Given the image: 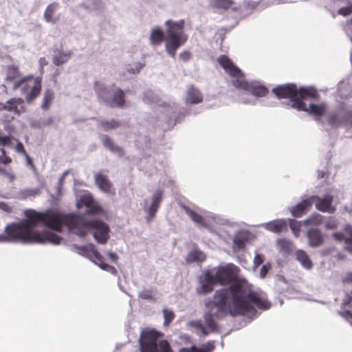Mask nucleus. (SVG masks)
I'll use <instances>...</instances> for the list:
<instances>
[{
	"mask_svg": "<svg viewBox=\"0 0 352 352\" xmlns=\"http://www.w3.org/2000/svg\"><path fill=\"white\" fill-rule=\"evenodd\" d=\"M236 268L234 265H227L219 267L213 274L210 270H205L199 277L200 287L197 289L198 294H207L214 290L217 285L226 286L232 285L236 280Z\"/></svg>",
	"mask_w": 352,
	"mask_h": 352,
	"instance_id": "nucleus-4",
	"label": "nucleus"
},
{
	"mask_svg": "<svg viewBox=\"0 0 352 352\" xmlns=\"http://www.w3.org/2000/svg\"><path fill=\"white\" fill-rule=\"evenodd\" d=\"M230 296L232 308L229 313L232 316L254 314V307L263 310L271 307V302L266 298L257 292L245 288L241 281L234 282L228 288L217 290L213 295V300L207 301L205 306L207 309H217L214 311L217 319L223 318L228 314L227 304Z\"/></svg>",
	"mask_w": 352,
	"mask_h": 352,
	"instance_id": "nucleus-1",
	"label": "nucleus"
},
{
	"mask_svg": "<svg viewBox=\"0 0 352 352\" xmlns=\"http://www.w3.org/2000/svg\"><path fill=\"white\" fill-rule=\"evenodd\" d=\"M26 157V159H27V161L28 162V164H31L32 163V160H31V158L30 157V156L28 155V153H26V154H24Z\"/></svg>",
	"mask_w": 352,
	"mask_h": 352,
	"instance_id": "nucleus-63",
	"label": "nucleus"
},
{
	"mask_svg": "<svg viewBox=\"0 0 352 352\" xmlns=\"http://www.w3.org/2000/svg\"><path fill=\"white\" fill-rule=\"evenodd\" d=\"M203 100L204 96L198 88L195 87L194 85L188 87L184 97L186 104H196L202 102Z\"/></svg>",
	"mask_w": 352,
	"mask_h": 352,
	"instance_id": "nucleus-12",
	"label": "nucleus"
},
{
	"mask_svg": "<svg viewBox=\"0 0 352 352\" xmlns=\"http://www.w3.org/2000/svg\"><path fill=\"white\" fill-rule=\"evenodd\" d=\"M214 318H217L214 316V312H213V309H208L204 316L206 327L212 332L215 331L217 329V324L214 320Z\"/></svg>",
	"mask_w": 352,
	"mask_h": 352,
	"instance_id": "nucleus-29",
	"label": "nucleus"
},
{
	"mask_svg": "<svg viewBox=\"0 0 352 352\" xmlns=\"http://www.w3.org/2000/svg\"><path fill=\"white\" fill-rule=\"evenodd\" d=\"M184 20L175 21L172 19L165 22V48L166 52L174 58L177 50L188 40L184 32Z\"/></svg>",
	"mask_w": 352,
	"mask_h": 352,
	"instance_id": "nucleus-5",
	"label": "nucleus"
},
{
	"mask_svg": "<svg viewBox=\"0 0 352 352\" xmlns=\"http://www.w3.org/2000/svg\"><path fill=\"white\" fill-rule=\"evenodd\" d=\"M0 208L6 212H12V208L10 206H9L8 204H6V203H0Z\"/></svg>",
	"mask_w": 352,
	"mask_h": 352,
	"instance_id": "nucleus-54",
	"label": "nucleus"
},
{
	"mask_svg": "<svg viewBox=\"0 0 352 352\" xmlns=\"http://www.w3.org/2000/svg\"><path fill=\"white\" fill-rule=\"evenodd\" d=\"M312 204L316 202V208L322 212L333 214L336 212V207L332 206L333 197L331 195H326L323 198L316 195L311 196Z\"/></svg>",
	"mask_w": 352,
	"mask_h": 352,
	"instance_id": "nucleus-11",
	"label": "nucleus"
},
{
	"mask_svg": "<svg viewBox=\"0 0 352 352\" xmlns=\"http://www.w3.org/2000/svg\"><path fill=\"white\" fill-rule=\"evenodd\" d=\"M163 314H164V325L165 327H168L170 325L171 322L174 320L175 316L173 311H172L171 310H169L168 309H164L163 310Z\"/></svg>",
	"mask_w": 352,
	"mask_h": 352,
	"instance_id": "nucleus-39",
	"label": "nucleus"
},
{
	"mask_svg": "<svg viewBox=\"0 0 352 352\" xmlns=\"http://www.w3.org/2000/svg\"><path fill=\"white\" fill-rule=\"evenodd\" d=\"M292 108L297 110H327V103L321 98L319 91L313 86L298 88L297 98Z\"/></svg>",
	"mask_w": 352,
	"mask_h": 352,
	"instance_id": "nucleus-6",
	"label": "nucleus"
},
{
	"mask_svg": "<svg viewBox=\"0 0 352 352\" xmlns=\"http://www.w3.org/2000/svg\"><path fill=\"white\" fill-rule=\"evenodd\" d=\"M289 227L296 237L299 236L301 229V224L295 219H289Z\"/></svg>",
	"mask_w": 352,
	"mask_h": 352,
	"instance_id": "nucleus-41",
	"label": "nucleus"
},
{
	"mask_svg": "<svg viewBox=\"0 0 352 352\" xmlns=\"http://www.w3.org/2000/svg\"><path fill=\"white\" fill-rule=\"evenodd\" d=\"M140 297L142 299H151L152 297L151 292L149 290H144L140 294Z\"/></svg>",
	"mask_w": 352,
	"mask_h": 352,
	"instance_id": "nucleus-50",
	"label": "nucleus"
},
{
	"mask_svg": "<svg viewBox=\"0 0 352 352\" xmlns=\"http://www.w3.org/2000/svg\"><path fill=\"white\" fill-rule=\"evenodd\" d=\"M19 88L21 89L22 93L25 96L27 102H30L41 93V80L33 76L25 77L14 84V89H16Z\"/></svg>",
	"mask_w": 352,
	"mask_h": 352,
	"instance_id": "nucleus-9",
	"label": "nucleus"
},
{
	"mask_svg": "<svg viewBox=\"0 0 352 352\" xmlns=\"http://www.w3.org/2000/svg\"><path fill=\"white\" fill-rule=\"evenodd\" d=\"M16 102V100H15V99H12L8 102V103L10 104H11V107H10L9 110H17V107L13 106Z\"/></svg>",
	"mask_w": 352,
	"mask_h": 352,
	"instance_id": "nucleus-58",
	"label": "nucleus"
},
{
	"mask_svg": "<svg viewBox=\"0 0 352 352\" xmlns=\"http://www.w3.org/2000/svg\"><path fill=\"white\" fill-rule=\"evenodd\" d=\"M100 124L104 131H109L118 128L120 123L115 120L102 121Z\"/></svg>",
	"mask_w": 352,
	"mask_h": 352,
	"instance_id": "nucleus-40",
	"label": "nucleus"
},
{
	"mask_svg": "<svg viewBox=\"0 0 352 352\" xmlns=\"http://www.w3.org/2000/svg\"><path fill=\"white\" fill-rule=\"evenodd\" d=\"M272 92L278 99H289L292 107L294 100L298 96V88L294 83H287L274 87Z\"/></svg>",
	"mask_w": 352,
	"mask_h": 352,
	"instance_id": "nucleus-10",
	"label": "nucleus"
},
{
	"mask_svg": "<svg viewBox=\"0 0 352 352\" xmlns=\"http://www.w3.org/2000/svg\"><path fill=\"white\" fill-rule=\"evenodd\" d=\"M58 8V3H52L47 6L44 12V18L48 23H56V19H54V12Z\"/></svg>",
	"mask_w": 352,
	"mask_h": 352,
	"instance_id": "nucleus-31",
	"label": "nucleus"
},
{
	"mask_svg": "<svg viewBox=\"0 0 352 352\" xmlns=\"http://www.w3.org/2000/svg\"><path fill=\"white\" fill-rule=\"evenodd\" d=\"M309 116H311L314 120L318 121L323 116L325 111H307Z\"/></svg>",
	"mask_w": 352,
	"mask_h": 352,
	"instance_id": "nucleus-46",
	"label": "nucleus"
},
{
	"mask_svg": "<svg viewBox=\"0 0 352 352\" xmlns=\"http://www.w3.org/2000/svg\"><path fill=\"white\" fill-rule=\"evenodd\" d=\"M163 333L155 329H144L140 338L141 352H173L169 342L166 340H158Z\"/></svg>",
	"mask_w": 352,
	"mask_h": 352,
	"instance_id": "nucleus-8",
	"label": "nucleus"
},
{
	"mask_svg": "<svg viewBox=\"0 0 352 352\" xmlns=\"http://www.w3.org/2000/svg\"><path fill=\"white\" fill-rule=\"evenodd\" d=\"M54 100V91L52 89H46L44 92L41 107L43 109L50 108Z\"/></svg>",
	"mask_w": 352,
	"mask_h": 352,
	"instance_id": "nucleus-33",
	"label": "nucleus"
},
{
	"mask_svg": "<svg viewBox=\"0 0 352 352\" xmlns=\"http://www.w3.org/2000/svg\"><path fill=\"white\" fill-rule=\"evenodd\" d=\"M11 162H12L11 157L6 156V155L3 157V159L1 161V163L4 164H8Z\"/></svg>",
	"mask_w": 352,
	"mask_h": 352,
	"instance_id": "nucleus-59",
	"label": "nucleus"
},
{
	"mask_svg": "<svg viewBox=\"0 0 352 352\" xmlns=\"http://www.w3.org/2000/svg\"><path fill=\"white\" fill-rule=\"evenodd\" d=\"M99 267L104 270L111 272L112 274L116 273V269L113 266H111L107 263H99Z\"/></svg>",
	"mask_w": 352,
	"mask_h": 352,
	"instance_id": "nucleus-44",
	"label": "nucleus"
},
{
	"mask_svg": "<svg viewBox=\"0 0 352 352\" xmlns=\"http://www.w3.org/2000/svg\"><path fill=\"white\" fill-rule=\"evenodd\" d=\"M124 102L125 99L124 91L120 88H116L113 90V95L110 97V100L109 101L108 104L111 107L121 108L124 106Z\"/></svg>",
	"mask_w": 352,
	"mask_h": 352,
	"instance_id": "nucleus-21",
	"label": "nucleus"
},
{
	"mask_svg": "<svg viewBox=\"0 0 352 352\" xmlns=\"http://www.w3.org/2000/svg\"><path fill=\"white\" fill-rule=\"evenodd\" d=\"M25 216L26 219L19 223H10L6 228L27 227L33 228L41 223L46 228L58 232H61L63 226H65L74 233L79 221V215L67 214L53 209L47 210L44 212L28 210L25 211Z\"/></svg>",
	"mask_w": 352,
	"mask_h": 352,
	"instance_id": "nucleus-2",
	"label": "nucleus"
},
{
	"mask_svg": "<svg viewBox=\"0 0 352 352\" xmlns=\"http://www.w3.org/2000/svg\"><path fill=\"white\" fill-rule=\"evenodd\" d=\"M0 175H3L9 177L11 180H12L14 178L13 175L10 174L5 168H3L1 167H0Z\"/></svg>",
	"mask_w": 352,
	"mask_h": 352,
	"instance_id": "nucleus-53",
	"label": "nucleus"
},
{
	"mask_svg": "<svg viewBox=\"0 0 352 352\" xmlns=\"http://www.w3.org/2000/svg\"><path fill=\"white\" fill-rule=\"evenodd\" d=\"M108 256L113 261H116L118 260V256L116 253L109 252Z\"/></svg>",
	"mask_w": 352,
	"mask_h": 352,
	"instance_id": "nucleus-61",
	"label": "nucleus"
},
{
	"mask_svg": "<svg viewBox=\"0 0 352 352\" xmlns=\"http://www.w3.org/2000/svg\"><path fill=\"white\" fill-rule=\"evenodd\" d=\"M182 208L185 210L186 213L191 218V219L201 225L204 224V217L195 212L194 210H191L189 207L186 206L185 205H181Z\"/></svg>",
	"mask_w": 352,
	"mask_h": 352,
	"instance_id": "nucleus-32",
	"label": "nucleus"
},
{
	"mask_svg": "<svg viewBox=\"0 0 352 352\" xmlns=\"http://www.w3.org/2000/svg\"><path fill=\"white\" fill-rule=\"evenodd\" d=\"M308 239V244L312 248L321 246L324 241V236L321 231L318 228H310L306 234Z\"/></svg>",
	"mask_w": 352,
	"mask_h": 352,
	"instance_id": "nucleus-13",
	"label": "nucleus"
},
{
	"mask_svg": "<svg viewBox=\"0 0 352 352\" xmlns=\"http://www.w3.org/2000/svg\"><path fill=\"white\" fill-rule=\"evenodd\" d=\"M94 88L98 97L108 104L109 101L110 100V97H111L112 95L111 90L103 83L98 81H96L94 82Z\"/></svg>",
	"mask_w": 352,
	"mask_h": 352,
	"instance_id": "nucleus-17",
	"label": "nucleus"
},
{
	"mask_svg": "<svg viewBox=\"0 0 352 352\" xmlns=\"http://www.w3.org/2000/svg\"><path fill=\"white\" fill-rule=\"evenodd\" d=\"M10 143V138L9 136H0V145L5 146Z\"/></svg>",
	"mask_w": 352,
	"mask_h": 352,
	"instance_id": "nucleus-52",
	"label": "nucleus"
},
{
	"mask_svg": "<svg viewBox=\"0 0 352 352\" xmlns=\"http://www.w3.org/2000/svg\"><path fill=\"white\" fill-rule=\"evenodd\" d=\"M322 222L323 217L318 213H314L305 219V224L317 226L321 225Z\"/></svg>",
	"mask_w": 352,
	"mask_h": 352,
	"instance_id": "nucleus-34",
	"label": "nucleus"
},
{
	"mask_svg": "<svg viewBox=\"0 0 352 352\" xmlns=\"http://www.w3.org/2000/svg\"><path fill=\"white\" fill-rule=\"evenodd\" d=\"M338 14L342 16H347L352 13V4L346 7H343L339 9Z\"/></svg>",
	"mask_w": 352,
	"mask_h": 352,
	"instance_id": "nucleus-43",
	"label": "nucleus"
},
{
	"mask_svg": "<svg viewBox=\"0 0 352 352\" xmlns=\"http://www.w3.org/2000/svg\"><path fill=\"white\" fill-rule=\"evenodd\" d=\"M71 57V53H59L57 55H55L53 58V63L54 65L58 66L65 63H67Z\"/></svg>",
	"mask_w": 352,
	"mask_h": 352,
	"instance_id": "nucleus-35",
	"label": "nucleus"
},
{
	"mask_svg": "<svg viewBox=\"0 0 352 352\" xmlns=\"http://www.w3.org/2000/svg\"><path fill=\"white\" fill-rule=\"evenodd\" d=\"M40 193L39 188L28 189L25 190V195L28 196H35Z\"/></svg>",
	"mask_w": 352,
	"mask_h": 352,
	"instance_id": "nucleus-51",
	"label": "nucleus"
},
{
	"mask_svg": "<svg viewBox=\"0 0 352 352\" xmlns=\"http://www.w3.org/2000/svg\"><path fill=\"white\" fill-rule=\"evenodd\" d=\"M333 236L338 241L344 240L345 237L344 236V234L341 232H335L333 234Z\"/></svg>",
	"mask_w": 352,
	"mask_h": 352,
	"instance_id": "nucleus-56",
	"label": "nucleus"
},
{
	"mask_svg": "<svg viewBox=\"0 0 352 352\" xmlns=\"http://www.w3.org/2000/svg\"><path fill=\"white\" fill-rule=\"evenodd\" d=\"M89 230H94V237L98 243L104 244L107 243L109 237V228L106 223L100 220H87L79 216V221L74 234L80 237H84L87 234Z\"/></svg>",
	"mask_w": 352,
	"mask_h": 352,
	"instance_id": "nucleus-7",
	"label": "nucleus"
},
{
	"mask_svg": "<svg viewBox=\"0 0 352 352\" xmlns=\"http://www.w3.org/2000/svg\"><path fill=\"white\" fill-rule=\"evenodd\" d=\"M191 57V54L188 51L182 52L179 54V58L183 61H188Z\"/></svg>",
	"mask_w": 352,
	"mask_h": 352,
	"instance_id": "nucleus-49",
	"label": "nucleus"
},
{
	"mask_svg": "<svg viewBox=\"0 0 352 352\" xmlns=\"http://www.w3.org/2000/svg\"><path fill=\"white\" fill-rule=\"evenodd\" d=\"M338 222L333 217H330L325 223L327 230H335L338 228Z\"/></svg>",
	"mask_w": 352,
	"mask_h": 352,
	"instance_id": "nucleus-42",
	"label": "nucleus"
},
{
	"mask_svg": "<svg viewBox=\"0 0 352 352\" xmlns=\"http://www.w3.org/2000/svg\"><path fill=\"white\" fill-rule=\"evenodd\" d=\"M329 123H330L331 124H336V122L334 121V119H333V117L330 118V120H329Z\"/></svg>",
	"mask_w": 352,
	"mask_h": 352,
	"instance_id": "nucleus-64",
	"label": "nucleus"
},
{
	"mask_svg": "<svg viewBox=\"0 0 352 352\" xmlns=\"http://www.w3.org/2000/svg\"><path fill=\"white\" fill-rule=\"evenodd\" d=\"M206 258V254L201 250L194 249L190 251L186 257L187 263H192L195 262H204Z\"/></svg>",
	"mask_w": 352,
	"mask_h": 352,
	"instance_id": "nucleus-24",
	"label": "nucleus"
},
{
	"mask_svg": "<svg viewBox=\"0 0 352 352\" xmlns=\"http://www.w3.org/2000/svg\"><path fill=\"white\" fill-rule=\"evenodd\" d=\"M164 41H165V32H164L160 28L153 29L150 34L151 43L155 45H158Z\"/></svg>",
	"mask_w": 352,
	"mask_h": 352,
	"instance_id": "nucleus-26",
	"label": "nucleus"
},
{
	"mask_svg": "<svg viewBox=\"0 0 352 352\" xmlns=\"http://www.w3.org/2000/svg\"><path fill=\"white\" fill-rule=\"evenodd\" d=\"M5 235H0V242L8 241H19L26 243H50L58 245L63 239L58 234L50 232H36L33 228H6Z\"/></svg>",
	"mask_w": 352,
	"mask_h": 352,
	"instance_id": "nucleus-3",
	"label": "nucleus"
},
{
	"mask_svg": "<svg viewBox=\"0 0 352 352\" xmlns=\"http://www.w3.org/2000/svg\"><path fill=\"white\" fill-rule=\"evenodd\" d=\"M230 76L233 78L232 80V84L234 87L239 89L247 91L250 82L245 79L244 74L241 69L239 74L236 76Z\"/></svg>",
	"mask_w": 352,
	"mask_h": 352,
	"instance_id": "nucleus-25",
	"label": "nucleus"
},
{
	"mask_svg": "<svg viewBox=\"0 0 352 352\" xmlns=\"http://www.w3.org/2000/svg\"><path fill=\"white\" fill-rule=\"evenodd\" d=\"M296 259L306 269L309 270L313 266V263L305 251L298 250L295 253Z\"/></svg>",
	"mask_w": 352,
	"mask_h": 352,
	"instance_id": "nucleus-27",
	"label": "nucleus"
},
{
	"mask_svg": "<svg viewBox=\"0 0 352 352\" xmlns=\"http://www.w3.org/2000/svg\"><path fill=\"white\" fill-rule=\"evenodd\" d=\"M96 184L102 191L104 192H110L112 187V184L108 177L99 172L94 175Z\"/></svg>",
	"mask_w": 352,
	"mask_h": 352,
	"instance_id": "nucleus-20",
	"label": "nucleus"
},
{
	"mask_svg": "<svg viewBox=\"0 0 352 352\" xmlns=\"http://www.w3.org/2000/svg\"><path fill=\"white\" fill-rule=\"evenodd\" d=\"M102 142L103 145L112 153L118 154L120 157L124 155V150L121 147L115 145L113 140L107 135L102 136Z\"/></svg>",
	"mask_w": 352,
	"mask_h": 352,
	"instance_id": "nucleus-23",
	"label": "nucleus"
},
{
	"mask_svg": "<svg viewBox=\"0 0 352 352\" xmlns=\"http://www.w3.org/2000/svg\"><path fill=\"white\" fill-rule=\"evenodd\" d=\"M16 149L17 152H19V153H22L23 154H26V151H25L24 146L21 142H18V144H16Z\"/></svg>",
	"mask_w": 352,
	"mask_h": 352,
	"instance_id": "nucleus-55",
	"label": "nucleus"
},
{
	"mask_svg": "<svg viewBox=\"0 0 352 352\" xmlns=\"http://www.w3.org/2000/svg\"><path fill=\"white\" fill-rule=\"evenodd\" d=\"M163 191L162 190H157L153 194L152 197V202L151 206L147 210V217L148 221H151L155 216V214L160 207V203L162 200Z\"/></svg>",
	"mask_w": 352,
	"mask_h": 352,
	"instance_id": "nucleus-14",
	"label": "nucleus"
},
{
	"mask_svg": "<svg viewBox=\"0 0 352 352\" xmlns=\"http://www.w3.org/2000/svg\"><path fill=\"white\" fill-rule=\"evenodd\" d=\"M197 327H199L201 330V332L204 334V335H208V332L207 331L206 327L201 324V323H199L197 325Z\"/></svg>",
	"mask_w": 352,
	"mask_h": 352,
	"instance_id": "nucleus-60",
	"label": "nucleus"
},
{
	"mask_svg": "<svg viewBox=\"0 0 352 352\" xmlns=\"http://www.w3.org/2000/svg\"><path fill=\"white\" fill-rule=\"evenodd\" d=\"M19 76V70L17 66H8L6 70V80H12Z\"/></svg>",
	"mask_w": 352,
	"mask_h": 352,
	"instance_id": "nucleus-37",
	"label": "nucleus"
},
{
	"mask_svg": "<svg viewBox=\"0 0 352 352\" xmlns=\"http://www.w3.org/2000/svg\"><path fill=\"white\" fill-rule=\"evenodd\" d=\"M79 252L84 256H93L95 251H96V248H95L94 244L89 243L85 245L79 246L77 248Z\"/></svg>",
	"mask_w": 352,
	"mask_h": 352,
	"instance_id": "nucleus-38",
	"label": "nucleus"
},
{
	"mask_svg": "<svg viewBox=\"0 0 352 352\" xmlns=\"http://www.w3.org/2000/svg\"><path fill=\"white\" fill-rule=\"evenodd\" d=\"M141 67H142V66H140V67L139 68H136V69H134L131 68V69H129V72L130 73L135 74V72H138Z\"/></svg>",
	"mask_w": 352,
	"mask_h": 352,
	"instance_id": "nucleus-62",
	"label": "nucleus"
},
{
	"mask_svg": "<svg viewBox=\"0 0 352 352\" xmlns=\"http://www.w3.org/2000/svg\"><path fill=\"white\" fill-rule=\"evenodd\" d=\"M264 261V256L263 254H257L254 258V265L256 267H258L261 265Z\"/></svg>",
	"mask_w": 352,
	"mask_h": 352,
	"instance_id": "nucleus-45",
	"label": "nucleus"
},
{
	"mask_svg": "<svg viewBox=\"0 0 352 352\" xmlns=\"http://www.w3.org/2000/svg\"><path fill=\"white\" fill-rule=\"evenodd\" d=\"M82 204L87 208L86 212L87 214H96L102 211V208L99 206L91 196H84L81 198Z\"/></svg>",
	"mask_w": 352,
	"mask_h": 352,
	"instance_id": "nucleus-18",
	"label": "nucleus"
},
{
	"mask_svg": "<svg viewBox=\"0 0 352 352\" xmlns=\"http://www.w3.org/2000/svg\"><path fill=\"white\" fill-rule=\"evenodd\" d=\"M270 267H271L270 265H263L260 270V276L263 278H265L267 274L268 273Z\"/></svg>",
	"mask_w": 352,
	"mask_h": 352,
	"instance_id": "nucleus-47",
	"label": "nucleus"
},
{
	"mask_svg": "<svg viewBox=\"0 0 352 352\" xmlns=\"http://www.w3.org/2000/svg\"><path fill=\"white\" fill-rule=\"evenodd\" d=\"M214 349V346L211 342L204 344L202 348H198L195 346L190 347H184L180 349L179 352H212Z\"/></svg>",
	"mask_w": 352,
	"mask_h": 352,
	"instance_id": "nucleus-30",
	"label": "nucleus"
},
{
	"mask_svg": "<svg viewBox=\"0 0 352 352\" xmlns=\"http://www.w3.org/2000/svg\"><path fill=\"white\" fill-rule=\"evenodd\" d=\"M94 257V258L96 260V263L99 265V263H104V257L98 252V251L96 250L95 251L94 254L92 256Z\"/></svg>",
	"mask_w": 352,
	"mask_h": 352,
	"instance_id": "nucleus-48",
	"label": "nucleus"
},
{
	"mask_svg": "<svg viewBox=\"0 0 352 352\" xmlns=\"http://www.w3.org/2000/svg\"><path fill=\"white\" fill-rule=\"evenodd\" d=\"M247 91L258 97L265 96L268 93V89L265 86L254 82H250Z\"/></svg>",
	"mask_w": 352,
	"mask_h": 352,
	"instance_id": "nucleus-28",
	"label": "nucleus"
},
{
	"mask_svg": "<svg viewBox=\"0 0 352 352\" xmlns=\"http://www.w3.org/2000/svg\"><path fill=\"white\" fill-rule=\"evenodd\" d=\"M312 207L311 197L302 200L300 203L290 208V212L294 217H301Z\"/></svg>",
	"mask_w": 352,
	"mask_h": 352,
	"instance_id": "nucleus-15",
	"label": "nucleus"
},
{
	"mask_svg": "<svg viewBox=\"0 0 352 352\" xmlns=\"http://www.w3.org/2000/svg\"><path fill=\"white\" fill-rule=\"evenodd\" d=\"M248 241V238L245 233L241 232L235 235L232 244L234 251L239 252L244 250Z\"/></svg>",
	"mask_w": 352,
	"mask_h": 352,
	"instance_id": "nucleus-22",
	"label": "nucleus"
},
{
	"mask_svg": "<svg viewBox=\"0 0 352 352\" xmlns=\"http://www.w3.org/2000/svg\"><path fill=\"white\" fill-rule=\"evenodd\" d=\"M217 61L230 76H236L239 74L240 69L235 66L226 55L222 54L219 56Z\"/></svg>",
	"mask_w": 352,
	"mask_h": 352,
	"instance_id": "nucleus-16",
	"label": "nucleus"
},
{
	"mask_svg": "<svg viewBox=\"0 0 352 352\" xmlns=\"http://www.w3.org/2000/svg\"><path fill=\"white\" fill-rule=\"evenodd\" d=\"M234 4L232 0H212V5L213 7L223 10H228Z\"/></svg>",
	"mask_w": 352,
	"mask_h": 352,
	"instance_id": "nucleus-36",
	"label": "nucleus"
},
{
	"mask_svg": "<svg viewBox=\"0 0 352 352\" xmlns=\"http://www.w3.org/2000/svg\"><path fill=\"white\" fill-rule=\"evenodd\" d=\"M344 242L346 244H352V230L349 232V236L345 237Z\"/></svg>",
	"mask_w": 352,
	"mask_h": 352,
	"instance_id": "nucleus-57",
	"label": "nucleus"
},
{
	"mask_svg": "<svg viewBox=\"0 0 352 352\" xmlns=\"http://www.w3.org/2000/svg\"><path fill=\"white\" fill-rule=\"evenodd\" d=\"M265 228L270 232L280 233L287 230V223L285 219H275L265 223Z\"/></svg>",
	"mask_w": 352,
	"mask_h": 352,
	"instance_id": "nucleus-19",
	"label": "nucleus"
}]
</instances>
